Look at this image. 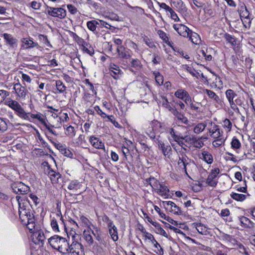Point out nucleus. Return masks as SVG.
<instances>
[{
    "label": "nucleus",
    "mask_w": 255,
    "mask_h": 255,
    "mask_svg": "<svg viewBox=\"0 0 255 255\" xmlns=\"http://www.w3.org/2000/svg\"><path fill=\"white\" fill-rule=\"evenodd\" d=\"M56 118H58V119L60 121V123L58 124L56 126H52V127H55L56 128H60L61 127V123L67 122L69 120V117L66 113H64L61 117H58V116H56Z\"/></svg>",
    "instance_id": "obj_41"
},
{
    "label": "nucleus",
    "mask_w": 255,
    "mask_h": 255,
    "mask_svg": "<svg viewBox=\"0 0 255 255\" xmlns=\"http://www.w3.org/2000/svg\"><path fill=\"white\" fill-rule=\"evenodd\" d=\"M157 189V193L161 196L168 195L169 192L168 187L163 183H160Z\"/></svg>",
    "instance_id": "obj_25"
},
{
    "label": "nucleus",
    "mask_w": 255,
    "mask_h": 255,
    "mask_svg": "<svg viewBox=\"0 0 255 255\" xmlns=\"http://www.w3.org/2000/svg\"><path fill=\"white\" fill-rule=\"evenodd\" d=\"M205 92L209 98L213 99L216 102L219 103V102L220 101V98L219 96L217 95L215 92L210 90L207 89L206 90Z\"/></svg>",
    "instance_id": "obj_44"
},
{
    "label": "nucleus",
    "mask_w": 255,
    "mask_h": 255,
    "mask_svg": "<svg viewBox=\"0 0 255 255\" xmlns=\"http://www.w3.org/2000/svg\"><path fill=\"white\" fill-rule=\"evenodd\" d=\"M16 199L19 205L18 212L19 218L21 219V222L24 224H25L26 221L30 220V219L34 218V216L33 214H31L30 210L29 209H26L23 206H21L20 201L22 200L21 199L20 196H16Z\"/></svg>",
    "instance_id": "obj_5"
},
{
    "label": "nucleus",
    "mask_w": 255,
    "mask_h": 255,
    "mask_svg": "<svg viewBox=\"0 0 255 255\" xmlns=\"http://www.w3.org/2000/svg\"><path fill=\"white\" fill-rule=\"evenodd\" d=\"M153 226L156 228L157 233L159 234L166 238L168 237L167 234L158 223H154Z\"/></svg>",
    "instance_id": "obj_40"
},
{
    "label": "nucleus",
    "mask_w": 255,
    "mask_h": 255,
    "mask_svg": "<svg viewBox=\"0 0 255 255\" xmlns=\"http://www.w3.org/2000/svg\"><path fill=\"white\" fill-rule=\"evenodd\" d=\"M208 121L204 123H200L196 125L194 128L193 131L195 133L198 134L203 131L207 125Z\"/></svg>",
    "instance_id": "obj_27"
},
{
    "label": "nucleus",
    "mask_w": 255,
    "mask_h": 255,
    "mask_svg": "<svg viewBox=\"0 0 255 255\" xmlns=\"http://www.w3.org/2000/svg\"><path fill=\"white\" fill-rule=\"evenodd\" d=\"M115 229H109V234L114 241H117L118 240V230L116 226H114Z\"/></svg>",
    "instance_id": "obj_43"
},
{
    "label": "nucleus",
    "mask_w": 255,
    "mask_h": 255,
    "mask_svg": "<svg viewBox=\"0 0 255 255\" xmlns=\"http://www.w3.org/2000/svg\"><path fill=\"white\" fill-rule=\"evenodd\" d=\"M4 104L14 110L19 117L25 120H29V113L25 112L18 102L8 98L5 101Z\"/></svg>",
    "instance_id": "obj_3"
},
{
    "label": "nucleus",
    "mask_w": 255,
    "mask_h": 255,
    "mask_svg": "<svg viewBox=\"0 0 255 255\" xmlns=\"http://www.w3.org/2000/svg\"><path fill=\"white\" fill-rule=\"evenodd\" d=\"M47 165L44 168V173L50 178L52 183H57L59 182V179L61 177V175L58 172H56L52 169L50 165L46 163Z\"/></svg>",
    "instance_id": "obj_6"
},
{
    "label": "nucleus",
    "mask_w": 255,
    "mask_h": 255,
    "mask_svg": "<svg viewBox=\"0 0 255 255\" xmlns=\"http://www.w3.org/2000/svg\"><path fill=\"white\" fill-rule=\"evenodd\" d=\"M176 97L182 100L185 103H189L191 99L189 93L184 89H178L174 93Z\"/></svg>",
    "instance_id": "obj_14"
},
{
    "label": "nucleus",
    "mask_w": 255,
    "mask_h": 255,
    "mask_svg": "<svg viewBox=\"0 0 255 255\" xmlns=\"http://www.w3.org/2000/svg\"><path fill=\"white\" fill-rule=\"evenodd\" d=\"M116 50L118 56L121 58L128 59L131 57L129 49H126L124 46L117 47Z\"/></svg>",
    "instance_id": "obj_17"
},
{
    "label": "nucleus",
    "mask_w": 255,
    "mask_h": 255,
    "mask_svg": "<svg viewBox=\"0 0 255 255\" xmlns=\"http://www.w3.org/2000/svg\"><path fill=\"white\" fill-rule=\"evenodd\" d=\"M68 243L66 238L58 235H54L48 239L51 247L63 254H66L67 251Z\"/></svg>",
    "instance_id": "obj_1"
},
{
    "label": "nucleus",
    "mask_w": 255,
    "mask_h": 255,
    "mask_svg": "<svg viewBox=\"0 0 255 255\" xmlns=\"http://www.w3.org/2000/svg\"><path fill=\"white\" fill-rule=\"evenodd\" d=\"M177 164L179 167L182 168L186 175L190 177L187 172V167L191 164L194 165V162L188 157L185 152L182 151H179Z\"/></svg>",
    "instance_id": "obj_4"
},
{
    "label": "nucleus",
    "mask_w": 255,
    "mask_h": 255,
    "mask_svg": "<svg viewBox=\"0 0 255 255\" xmlns=\"http://www.w3.org/2000/svg\"><path fill=\"white\" fill-rule=\"evenodd\" d=\"M189 40L195 44H199L200 43L201 39L199 34L191 30L189 32V35L188 37Z\"/></svg>",
    "instance_id": "obj_24"
},
{
    "label": "nucleus",
    "mask_w": 255,
    "mask_h": 255,
    "mask_svg": "<svg viewBox=\"0 0 255 255\" xmlns=\"http://www.w3.org/2000/svg\"><path fill=\"white\" fill-rule=\"evenodd\" d=\"M13 89L20 99L23 100L26 99L28 91L24 86H22L19 83H15L13 86Z\"/></svg>",
    "instance_id": "obj_12"
},
{
    "label": "nucleus",
    "mask_w": 255,
    "mask_h": 255,
    "mask_svg": "<svg viewBox=\"0 0 255 255\" xmlns=\"http://www.w3.org/2000/svg\"><path fill=\"white\" fill-rule=\"evenodd\" d=\"M171 113L177 118V119L181 122V123L187 124L188 120L186 117L177 110L176 109L174 108L171 111Z\"/></svg>",
    "instance_id": "obj_22"
},
{
    "label": "nucleus",
    "mask_w": 255,
    "mask_h": 255,
    "mask_svg": "<svg viewBox=\"0 0 255 255\" xmlns=\"http://www.w3.org/2000/svg\"><path fill=\"white\" fill-rule=\"evenodd\" d=\"M146 181L151 187L154 189H157L160 183L154 177H149L146 179Z\"/></svg>",
    "instance_id": "obj_30"
},
{
    "label": "nucleus",
    "mask_w": 255,
    "mask_h": 255,
    "mask_svg": "<svg viewBox=\"0 0 255 255\" xmlns=\"http://www.w3.org/2000/svg\"><path fill=\"white\" fill-rule=\"evenodd\" d=\"M110 75L115 79H118L123 74L122 71L119 66L114 63H111L109 66Z\"/></svg>",
    "instance_id": "obj_13"
},
{
    "label": "nucleus",
    "mask_w": 255,
    "mask_h": 255,
    "mask_svg": "<svg viewBox=\"0 0 255 255\" xmlns=\"http://www.w3.org/2000/svg\"><path fill=\"white\" fill-rule=\"evenodd\" d=\"M226 96L229 102H231L234 101V98L237 96V95L233 90L228 89L226 91Z\"/></svg>",
    "instance_id": "obj_39"
},
{
    "label": "nucleus",
    "mask_w": 255,
    "mask_h": 255,
    "mask_svg": "<svg viewBox=\"0 0 255 255\" xmlns=\"http://www.w3.org/2000/svg\"><path fill=\"white\" fill-rule=\"evenodd\" d=\"M168 12L170 13V17L172 19H173L175 21H180V19L177 16V14L172 8Z\"/></svg>",
    "instance_id": "obj_61"
},
{
    "label": "nucleus",
    "mask_w": 255,
    "mask_h": 255,
    "mask_svg": "<svg viewBox=\"0 0 255 255\" xmlns=\"http://www.w3.org/2000/svg\"><path fill=\"white\" fill-rule=\"evenodd\" d=\"M230 196L233 199L240 202H243L246 199V195L242 194H239L235 192H232Z\"/></svg>",
    "instance_id": "obj_33"
},
{
    "label": "nucleus",
    "mask_w": 255,
    "mask_h": 255,
    "mask_svg": "<svg viewBox=\"0 0 255 255\" xmlns=\"http://www.w3.org/2000/svg\"><path fill=\"white\" fill-rule=\"evenodd\" d=\"M225 142V139L223 138H217L213 142V145L216 147H218L223 144Z\"/></svg>",
    "instance_id": "obj_59"
},
{
    "label": "nucleus",
    "mask_w": 255,
    "mask_h": 255,
    "mask_svg": "<svg viewBox=\"0 0 255 255\" xmlns=\"http://www.w3.org/2000/svg\"><path fill=\"white\" fill-rule=\"evenodd\" d=\"M163 204L164 206H170L171 208V212H173L174 214L182 215V211L180 208L177 206L173 202L171 201H163Z\"/></svg>",
    "instance_id": "obj_19"
},
{
    "label": "nucleus",
    "mask_w": 255,
    "mask_h": 255,
    "mask_svg": "<svg viewBox=\"0 0 255 255\" xmlns=\"http://www.w3.org/2000/svg\"><path fill=\"white\" fill-rule=\"evenodd\" d=\"M95 229V231H91L92 233L95 237L96 239L99 242V244L101 245H103L105 246L107 245V241L101 237V235L99 233L100 230L98 228L94 227Z\"/></svg>",
    "instance_id": "obj_23"
},
{
    "label": "nucleus",
    "mask_w": 255,
    "mask_h": 255,
    "mask_svg": "<svg viewBox=\"0 0 255 255\" xmlns=\"http://www.w3.org/2000/svg\"><path fill=\"white\" fill-rule=\"evenodd\" d=\"M56 87L57 89L60 93H63L66 88V86L60 80H58L56 82Z\"/></svg>",
    "instance_id": "obj_47"
},
{
    "label": "nucleus",
    "mask_w": 255,
    "mask_h": 255,
    "mask_svg": "<svg viewBox=\"0 0 255 255\" xmlns=\"http://www.w3.org/2000/svg\"><path fill=\"white\" fill-rule=\"evenodd\" d=\"M46 10V13L50 16L57 17L61 19L65 18L66 15V10L61 7L54 8L47 6Z\"/></svg>",
    "instance_id": "obj_8"
},
{
    "label": "nucleus",
    "mask_w": 255,
    "mask_h": 255,
    "mask_svg": "<svg viewBox=\"0 0 255 255\" xmlns=\"http://www.w3.org/2000/svg\"><path fill=\"white\" fill-rule=\"evenodd\" d=\"M9 96V92L3 90H0V104L3 102L5 99Z\"/></svg>",
    "instance_id": "obj_53"
},
{
    "label": "nucleus",
    "mask_w": 255,
    "mask_h": 255,
    "mask_svg": "<svg viewBox=\"0 0 255 255\" xmlns=\"http://www.w3.org/2000/svg\"><path fill=\"white\" fill-rule=\"evenodd\" d=\"M224 38L226 41L231 44L232 46H235L237 45V39L234 36L226 33L224 34Z\"/></svg>",
    "instance_id": "obj_31"
},
{
    "label": "nucleus",
    "mask_w": 255,
    "mask_h": 255,
    "mask_svg": "<svg viewBox=\"0 0 255 255\" xmlns=\"http://www.w3.org/2000/svg\"><path fill=\"white\" fill-rule=\"evenodd\" d=\"M89 141L93 147L96 148L103 149L104 148V143L95 136H91Z\"/></svg>",
    "instance_id": "obj_20"
},
{
    "label": "nucleus",
    "mask_w": 255,
    "mask_h": 255,
    "mask_svg": "<svg viewBox=\"0 0 255 255\" xmlns=\"http://www.w3.org/2000/svg\"><path fill=\"white\" fill-rule=\"evenodd\" d=\"M171 47L175 52H177L185 59H188L189 58V56H188V55H187V54H184V52L182 50L180 49L179 48L176 47H173L172 46Z\"/></svg>",
    "instance_id": "obj_57"
},
{
    "label": "nucleus",
    "mask_w": 255,
    "mask_h": 255,
    "mask_svg": "<svg viewBox=\"0 0 255 255\" xmlns=\"http://www.w3.org/2000/svg\"><path fill=\"white\" fill-rule=\"evenodd\" d=\"M98 25H99L98 21L96 20H92L87 22L88 28L94 32H96V28Z\"/></svg>",
    "instance_id": "obj_34"
},
{
    "label": "nucleus",
    "mask_w": 255,
    "mask_h": 255,
    "mask_svg": "<svg viewBox=\"0 0 255 255\" xmlns=\"http://www.w3.org/2000/svg\"><path fill=\"white\" fill-rule=\"evenodd\" d=\"M65 134L70 137H73L76 134L74 128L72 126L67 127L66 128Z\"/></svg>",
    "instance_id": "obj_42"
},
{
    "label": "nucleus",
    "mask_w": 255,
    "mask_h": 255,
    "mask_svg": "<svg viewBox=\"0 0 255 255\" xmlns=\"http://www.w3.org/2000/svg\"><path fill=\"white\" fill-rule=\"evenodd\" d=\"M186 104L189 107L191 110H194L195 111H198L202 106L201 103H193L192 101V99H190L189 103H187Z\"/></svg>",
    "instance_id": "obj_32"
},
{
    "label": "nucleus",
    "mask_w": 255,
    "mask_h": 255,
    "mask_svg": "<svg viewBox=\"0 0 255 255\" xmlns=\"http://www.w3.org/2000/svg\"><path fill=\"white\" fill-rule=\"evenodd\" d=\"M11 188L13 192L16 194H26L30 191L29 186L21 182H17L12 183Z\"/></svg>",
    "instance_id": "obj_7"
},
{
    "label": "nucleus",
    "mask_w": 255,
    "mask_h": 255,
    "mask_svg": "<svg viewBox=\"0 0 255 255\" xmlns=\"http://www.w3.org/2000/svg\"><path fill=\"white\" fill-rule=\"evenodd\" d=\"M239 219L241 224L245 228H251L252 226V222L248 218L242 216Z\"/></svg>",
    "instance_id": "obj_35"
},
{
    "label": "nucleus",
    "mask_w": 255,
    "mask_h": 255,
    "mask_svg": "<svg viewBox=\"0 0 255 255\" xmlns=\"http://www.w3.org/2000/svg\"><path fill=\"white\" fill-rule=\"evenodd\" d=\"M9 121L8 120H3V119L0 118V131L4 132L6 131L7 129V122H8Z\"/></svg>",
    "instance_id": "obj_45"
},
{
    "label": "nucleus",
    "mask_w": 255,
    "mask_h": 255,
    "mask_svg": "<svg viewBox=\"0 0 255 255\" xmlns=\"http://www.w3.org/2000/svg\"><path fill=\"white\" fill-rule=\"evenodd\" d=\"M26 222H27V228L32 234L33 233L36 232L40 228V226L35 223L34 218L30 219V220L26 221Z\"/></svg>",
    "instance_id": "obj_21"
},
{
    "label": "nucleus",
    "mask_w": 255,
    "mask_h": 255,
    "mask_svg": "<svg viewBox=\"0 0 255 255\" xmlns=\"http://www.w3.org/2000/svg\"><path fill=\"white\" fill-rule=\"evenodd\" d=\"M203 137H200V138H197L195 139L194 142L193 144V146L196 148H201L204 145L203 142L201 140Z\"/></svg>",
    "instance_id": "obj_50"
},
{
    "label": "nucleus",
    "mask_w": 255,
    "mask_h": 255,
    "mask_svg": "<svg viewBox=\"0 0 255 255\" xmlns=\"http://www.w3.org/2000/svg\"><path fill=\"white\" fill-rule=\"evenodd\" d=\"M98 25L101 26L105 27L107 28L112 29L113 28H115V27L112 25H111L110 24H109L108 22L102 20H98Z\"/></svg>",
    "instance_id": "obj_58"
},
{
    "label": "nucleus",
    "mask_w": 255,
    "mask_h": 255,
    "mask_svg": "<svg viewBox=\"0 0 255 255\" xmlns=\"http://www.w3.org/2000/svg\"><path fill=\"white\" fill-rule=\"evenodd\" d=\"M161 100H160V103L161 104L162 106L167 109L169 111L171 112L174 108H172L171 106L169 105V103L167 100V99L164 96H161Z\"/></svg>",
    "instance_id": "obj_37"
},
{
    "label": "nucleus",
    "mask_w": 255,
    "mask_h": 255,
    "mask_svg": "<svg viewBox=\"0 0 255 255\" xmlns=\"http://www.w3.org/2000/svg\"><path fill=\"white\" fill-rule=\"evenodd\" d=\"M220 173V169L219 168H215L211 170L210 174L208 175L206 183L212 187H215L218 182L216 178Z\"/></svg>",
    "instance_id": "obj_9"
},
{
    "label": "nucleus",
    "mask_w": 255,
    "mask_h": 255,
    "mask_svg": "<svg viewBox=\"0 0 255 255\" xmlns=\"http://www.w3.org/2000/svg\"><path fill=\"white\" fill-rule=\"evenodd\" d=\"M155 79L156 83L158 85H162L163 84V76L158 71H154L153 72Z\"/></svg>",
    "instance_id": "obj_36"
},
{
    "label": "nucleus",
    "mask_w": 255,
    "mask_h": 255,
    "mask_svg": "<svg viewBox=\"0 0 255 255\" xmlns=\"http://www.w3.org/2000/svg\"><path fill=\"white\" fill-rule=\"evenodd\" d=\"M51 226L53 229V230L55 231L59 232V228L57 222L56 220L54 218H53L51 222Z\"/></svg>",
    "instance_id": "obj_62"
},
{
    "label": "nucleus",
    "mask_w": 255,
    "mask_h": 255,
    "mask_svg": "<svg viewBox=\"0 0 255 255\" xmlns=\"http://www.w3.org/2000/svg\"><path fill=\"white\" fill-rule=\"evenodd\" d=\"M184 138H182L185 140V141L189 144H193L194 141L197 137L194 135H192L191 136L186 135L183 136Z\"/></svg>",
    "instance_id": "obj_54"
},
{
    "label": "nucleus",
    "mask_w": 255,
    "mask_h": 255,
    "mask_svg": "<svg viewBox=\"0 0 255 255\" xmlns=\"http://www.w3.org/2000/svg\"><path fill=\"white\" fill-rule=\"evenodd\" d=\"M162 152L165 157H169L171 154L172 149L171 146L167 143L165 147L163 149Z\"/></svg>",
    "instance_id": "obj_49"
},
{
    "label": "nucleus",
    "mask_w": 255,
    "mask_h": 255,
    "mask_svg": "<svg viewBox=\"0 0 255 255\" xmlns=\"http://www.w3.org/2000/svg\"><path fill=\"white\" fill-rule=\"evenodd\" d=\"M80 188V184L77 181H72L68 186V189L70 190H77Z\"/></svg>",
    "instance_id": "obj_48"
},
{
    "label": "nucleus",
    "mask_w": 255,
    "mask_h": 255,
    "mask_svg": "<svg viewBox=\"0 0 255 255\" xmlns=\"http://www.w3.org/2000/svg\"><path fill=\"white\" fill-rule=\"evenodd\" d=\"M171 5L177 8L178 12L185 13L187 8L181 0H171Z\"/></svg>",
    "instance_id": "obj_18"
},
{
    "label": "nucleus",
    "mask_w": 255,
    "mask_h": 255,
    "mask_svg": "<svg viewBox=\"0 0 255 255\" xmlns=\"http://www.w3.org/2000/svg\"><path fill=\"white\" fill-rule=\"evenodd\" d=\"M67 8H68L69 11L72 14H76L78 11L77 8L75 7L72 4H68Z\"/></svg>",
    "instance_id": "obj_64"
},
{
    "label": "nucleus",
    "mask_w": 255,
    "mask_h": 255,
    "mask_svg": "<svg viewBox=\"0 0 255 255\" xmlns=\"http://www.w3.org/2000/svg\"><path fill=\"white\" fill-rule=\"evenodd\" d=\"M22 44L21 48L23 49H30L33 47L38 48L39 45L37 43L34 42L30 38H23L21 39Z\"/></svg>",
    "instance_id": "obj_16"
},
{
    "label": "nucleus",
    "mask_w": 255,
    "mask_h": 255,
    "mask_svg": "<svg viewBox=\"0 0 255 255\" xmlns=\"http://www.w3.org/2000/svg\"><path fill=\"white\" fill-rule=\"evenodd\" d=\"M3 37L6 44L11 48H14L17 46V40L12 35L8 33H4Z\"/></svg>",
    "instance_id": "obj_15"
},
{
    "label": "nucleus",
    "mask_w": 255,
    "mask_h": 255,
    "mask_svg": "<svg viewBox=\"0 0 255 255\" xmlns=\"http://www.w3.org/2000/svg\"><path fill=\"white\" fill-rule=\"evenodd\" d=\"M91 231H92L91 229L89 228L87 230H85L83 232L84 238L89 245H91L94 243V240L91 235V233H92Z\"/></svg>",
    "instance_id": "obj_26"
},
{
    "label": "nucleus",
    "mask_w": 255,
    "mask_h": 255,
    "mask_svg": "<svg viewBox=\"0 0 255 255\" xmlns=\"http://www.w3.org/2000/svg\"><path fill=\"white\" fill-rule=\"evenodd\" d=\"M225 159L227 161H228V160L232 161L234 163H236L238 161V160L234 157V155L232 153L228 152L226 153Z\"/></svg>",
    "instance_id": "obj_55"
},
{
    "label": "nucleus",
    "mask_w": 255,
    "mask_h": 255,
    "mask_svg": "<svg viewBox=\"0 0 255 255\" xmlns=\"http://www.w3.org/2000/svg\"><path fill=\"white\" fill-rule=\"evenodd\" d=\"M31 239L35 244L42 246L43 245V242L45 239V237L43 232L40 228L36 232L33 233L31 235Z\"/></svg>",
    "instance_id": "obj_11"
},
{
    "label": "nucleus",
    "mask_w": 255,
    "mask_h": 255,
    "mask_svg": "<svg viewBox=\"0 0 255 255\" xmlns=\"http://www.w3.org/2000/svg\"><path fill=\"white\" fill-rule=\"evenodd\" d=\"M181 67L183 69L186 70L194 77L196 76L195 72L198 74V73L196 72L194 69H192L191 67L188 66L186 64L182 65Z\"/></svg>",
    "instance_id": "obj_51"
},
{
    "label": "nucleus",
    "mask_w": 255,
    "mask_h": 255,
    "mask_svg": "<svg viewBox=\"0 0 255 255\" xmlns=\"http://www.w3.org/2000/svg\"><path fill=\"white\" fill-rule=\"evenodd\" d=\"M30 117L32 119H37L39 122H40L42 125H43L45 121L43 118V115L41 113H37L36 114H31L30 115Z\"/></svg>",
    "instance_id": "obj_46"
},
{
    "label": "nucleus",
    "mask_w": 255,
    "mask_h": 255,
    "mask_svg": "<svg viewBox=\"0 0 255 255\" xmlns=\"http://www.w3.org/2000/svg\"><path fill=\"white\" fill-rule=\"evenodd\" d=\"M107 118L108 119L109 121L111 122V123H112L116 128H121L120 125L117 121H116L114 117L113 116H108Z\"/></svg>",
    "instance_id": "obj_63"
},
{
    "label": "nucleus",
    "mask_w": 255,
    "mask_h": 255,
    "mask_svg": "<svg viewBox=\"0 0 255 255\" xmlns=\"http://www.w3.org/2000/svg\"><path fill=\"white\" fill-rule=\"evenodd\" d=\"M196 229L202 235H206L209 233L208 228L201 223H196Z\"/></svg>",
    "instance_id": "obj_29"
},
{
    "label": "nucleus",
    "mask_w": 255,
    "mask_h": 255,
    "mask_svg": "<svg viewBox=\"0 0 255 255\" xmlns=\"http://www.w3.org/2000/svg\"><path fill=\"white\" fill-rule=\"evenodd\" d=\"M173 28L179 35L185 38L189 37V32L191 30L186 25L182 24H174L173 25Z\"/></svg>",
    "instance_id": "obj_10"
},
{
    "label": "nucleus",
    "mask_w": 255,
    "mask_h": 255,
    "mask_svg": "<svg viewBox=\"0 0 255 255\" xmlns=\"http://www.w3.org/2000/svg\"><path fill=\"white\" fill-rule=\"evenodd\" d=\"M182 138H184L183 136H180L177 140H175V141L177 142L178 144L184 149V151H186V148L185 146H187V145L185 144V143L183 141Z\"/></svg>",
    "instance_id": "obj_60"
},
{
    "label": "nucleus",
    "mask_w": 255,
    "mask_h": 255,
    "mask_svg": "<svg viewBox=\"0 0 255 255\" xmlns=\"http://www.w3.org/2000/svg\"><path fill=\"white\" fill-rule=\"evenodd\" d=\"M131 66L133 68H137L141 66V64L138 59H132L131 61Z\"/></svg>",
    "instance_id": "obj_56"
},
{
    "label": "nucleus",
    "mask_w": 255,
    "mask_h": 255,
    "mask_svg": "<svg viewBox=\"0 0 255 255\" xmlns=\"http://www.w3.org/2000/svg\"><path fill=\"white\" fill-rule=\"evenodd\" d=\"M79 238V235L75 233L72 235V242L70 245L68 243L67 251L66 253L68 255H84L83 246L78 241H76L77 238Z\"/></svg>",
    "instance_id": "obj_2"
},
{
    "label": "nucleus",
    "mask_w": 255,
    "mask_h": 255,
    "mask_svg": "<svg viewBox=\"0 0 255 255\" xmlns=\"http://www.w3.org/2000/svg\"><path fill=\"white\" fill-rule=\"evenodd\" d=\"M158 34L160 38L162 39V40L163 41L164 43L172 47L169 41L168 37L167 36L165 32H164L162 30H159L158 31Z\"/></svg>",
    "instance_id": "obj_38"
},
{
    "label": "nucleus",
    "mask_w": 255,
    "mask_h": 255,
    "mask_svg": "<svg viewBox=\"0 0 255 255\" xmlns=\"http://www.w3.org/2000/svg\"><path fill=\"white\" fill-rule=\"evenodd\" d=\"M202 157L201 158L203 159L208 164H211L213 161V158L212 155L207 151H204L202 153Z\"/></svg>",
    "instance_id": "obj_28"
},
{
    "label": "nucleus",
    "mask_w": 255,
    "mask_h": 255,
    "mask_svg": "<svg viewBox=\"0 0 255 255\" xmlns=\"http://www.w3.org/2000/svg\"><path fill=\"white\" fill-rule=\"evenodd\" d=\"M231 146L233 149H238L241 147V142L238 139L234 137L231 142Z\"/></svg>",
    "instance_id": "obj_52"
}]
</instances>
